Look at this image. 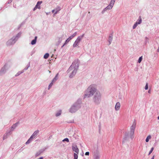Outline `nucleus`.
<instances>
[{"mask_svg": "<svg viewBox=\"0 0 159 159\" xmlns=\"http://www.w3.org/2000/svg\"><path fill=\"white\" fill-rule=\"evenodd\" d=\"M89 13H90V12H89Z\"/></svg>", "mask_w": 159, "mask_h": 159, "instance_id": "13d9d810", "label": "nucleus"}, {"mask_svg": "<svg viewBox=\"0 0 159 159\" xmlns=\"http://www.w3.org/2000/svg\"><path fill=\"white\" fill-rule=\"evenodd\" d=\"M154 156H153L151 158V159H154Z\"/></svg>", "mask_w": 159, "mask_h": 159, "instance_id": "603ef678", "label": "nucleus"}, {"mask_svg": "<svg viewBox=\"0 0 159 159\" xmlns=\"http://www.w3.org/2000/svg\"><path fill=\"white\" fill-rule=\"evenodd\" d=\"M42 3V1H38L35 7L33 9V11H35L37 9H40L41 8L40 5Z\"/></svg>", "mask_w": 159, "mask_h": 159, "instance_id": "9b49d317", "label": "nucleus"}, {"mask_svg": "<svg viewBox=\"0 0 159 159\" xmlns=\"http://www.w3.org/2000/svg\"><path fill=\"white\" fill-rule=\"evenodd\" d=\"M58 74H57L55 76V77L53 78V80H52V82L53 83H54L57 80L58 77L57 76L58 75Z\"/></svg>", "mask_w": 159, "mask_h": 159, "instance_id": "cd10ccee", "label": "nucleus"}, {"mask_svg": "<svg viewBox=\"0 0 159 159\" xmlns=\"http://www.w3.org/2000/svg\"><path fill=\"white\" fill-rule=\"evenodd\" d=\"M81 101L78 100L74 103L69 109V111L71 113H74L78 110L81 107Z\"/></svg>", "mask_w": 159, "mask_h": 159, "instance_id": "7ed1b4c3", "label": "nucleus"}, {"mask_svg": "<svg viewBox=\"0 0 159 159\" xmlns=\"http://www.w3.org/2000/svg\"><path fill=\"white\" fill-rule=\"evenodd\" d=\"M61 110H60L56 112L55 116L57 117L59 116L60 115H61Z\"/></svg>", "mask_w": 159, "mask_h": 159, "instance_id": "bb28decb", "label": "nucleus"}, {"mask_svg": "<svg viewBox=\"0 0 159 159\" xmlns=\"http://www.w3.org/2000/svg\"><path fill=\"white\" fill-rule=\"evenodd\" d=\"M135 124H134L132 125L130 127V133L129 134V136L130 138L131 139H132L134 138V131L135 128Z\"/></svg>", "mask_w": 159, "mask_h": 159, "instance_id": "423d86ee", "label": "nucleus"}, {"mask_svg": "<svg viewBox=\"0 0 159 159\" xmlns=\"http://www.w3.org/2000/svg\"><path fill=\"white\" fill-rule=\"evenodd\" d=\"M18 124V123H16L13 124L11 127L10 130L9 131L11 133V132L14 131V129L16 127Z\"/></svg>", "mask_w": 159, "mask_h": 159, "instance_id": "ddd939ff", "label": "nucleus"}, {"mask_svg": "<svg viewBox=\"0 0 159 159\" xmlns=\"http://www.w3.org/2000/svg\"><path fill=\"white\" fill-rule=\"evenodd\" d=\"M154 148L153 147H152L151 148V150L148 153V155H150L152 153V152L154 150Z\"/></svg>", "mask_w": 159, "mask_h": 159, "instance_id": "e433bc0d", "label": "nucleus"}, {"mask_svg": "<svg viewBox=\"0 0 159 159\" xmlns=\"http://www.w3.org/2000/svg\"><path fill=\"white\" fill-rule=\"evenodd\" d=\"M34 138L32 136H30V138L28 139L27 142L25 143L26 144H28L30 143Z\"/></svg>", "mask_w": 159, "mask_h": 159, "instance_id": "5701e85b", "label": "nucleus"}, {"mask_svg": "<svg viewBox=\"0 0 159 159\" xmlns=\"http://www.w3.org/2000/svg\"><path fill=\"white\" fill-rule=\"evenodd\" d=\"M11 134V133L10 132H9V131H7L6 133L3 135V140H4L7 139L8 138V136L9 135H10Z\"/></svg>", "mask_w": 159, "mask_h": 159, "instance_id": "4468645a", "label": "nucleus"}, {"mask_svg": "<svg viewBox=\"0 0 159 159\" xmlns=\"http://www.w3.org/2000/svg\"><path fill=\"white\" fill-rule=\"evenodd\" d=\"M43 157H40L39 158H38L37 159H43Z\"/></svg>", "mask_w": 159, "mask_h": 159, "instance_id": "09e8293b", "label": "nucleus"}, {"mask_svg": "<svg viewBox=\"0 0 159 159\" xmlns=\"http://www.w3.org/2000/svg\"><path fill=\"white\" fill-rule=\"evenodd\" d=\"M61 9L60 7L59 6H57L55 9V11L54 14V16L56 14L58 11H60Z\"/></svg>", "mask_w": 159, "mask_h": 159, "instance_id": "aec40b11", "label": "nucleus"}, {"mask_svg": "<svg viewBox=\"0 0 159 159\" xmlns=\"http://www.w3.org/2000/svg\"><path fill=\"white\" fill-rule=\"evenodd\" d=\"M97 88L94 84H92L89 86L86 90L84 96L85 97L89 98L93 96L96 92Z\"/></svg>", "mask_w": 159, "mask_h": 159, "instance_id": "f03ea898", "label": "nucleus"}, {"mask_svg": "<svg viewBox=\"0 0 159 159\" xmlns=\"http://www.w3.org/2000/svg\"><path fill=\"white\" fill-rule=\"evenodd\" d=\"M148 42V39L147 37L145 38V44H146Z\"/></svg>", "mask_w": 159, "mask_h": 159, "instance_id": "a19ab883", "label": "nucleus"}, {"mask_svg": "<svg viewBox=\"0 0 159 159\" xmlns=\"http://www.w3.org/2000/svg\"><path fill=\"white\" fill-rule=\"evenodd\" d=\"M72 148L73 151L75 152L77 154L79 153V149L76 144H73L72 147Z\"/></svg>", "mask_w": 159, "mask_h": 159, "instance_id": "1a4fd4ad", "label": "nucleus"}, {"mask_svg": "<svg viewBox=\"0 0 159 159\" xmlns=\"http://www.w3.org/2000/svg\"><path fill=\"white\" fill-rule=\"evenodd\" d=\"M49 56V54L48 53H46L44 56V58L45 59H47L48 58Z\"/></svg>", "mask_w": 159, "mask_h": 159, "instance_id": "72a5a7b5", "label": "nucleus"}, {"mask_svg": "<svg viewBox=\"0 0 159 159\" xmlns=\"http://www.w3.org/2000/svg\"><path fill=\"white\" fill-rule=\"evenodd\" d=\"M39 130H37L35 131L31 136L32 137L34 138L37 136V135L39 133Z\"/></svg>", "mask_w": 159, "mask_h": 159, "instance_id": "6ab92c4d", "label": "nucleus"}, {"mask_svg": "<svg viewBox=\"0 0 159 159\" xmlns=\"http://www.w3.org/2000/svg\"><path fill=\"white\" fill-rule=\"evenodd\" d=\"M115 1V0H111L110 4L112 5V6H113Z\"/></svg>", "mask_w": 159, "mask_h": 159, "instance_id": "4c0bfd02", "label": "nucleus"}, {"mask_svg": "<svg viewBox=\"0 0 159 159\" xmlns=\"http://www.w3.org/2000/svg\"><path fill=\"white\" fill-rule=\"evenodd\" d=\"M30 66V62L28 64L26 65V66H25V67L24 68V69L23 70H24H24H27L29 67Z\"/></svg>", "mask_w": 159, "mask_h": 159, "instance_id": "473e14b6", "label": "nucleus"}, {"mask_svg": "<svg viewBox=\"0 0 159 159\" xmlns=\"http://www.w3.org/2000/svg\"><path fill=\"white\" fill-rule=\"evenodd\" d=\"M24 72V70H22L21 71H20L18 72L15 75V76H17L19 75L20 74L23 73Z\"/></svg>", "mask_w": 159, "mask_h": 159, "instance_id": "c85d7f7f", "label": "nucleus"}, {"mask_svg": "<svg viewBox=\"0 0 159 159\" xmlns=\"http://www.w3.org/2000/svg\"><path fill=\"white\" fill-rule=\"evenodd\" d=\"M145 90H147L148 89V83H146V85L144 88Z\"/></svg>", "mask_w": 159, "mask_h": 159, "instance_id": "37998d69", "label": "nucleus"}, {"mask_svg": "<svg viewBox=\"0 0 159 159\" xmlns=\"http://www.w3.org/2000/svg\"><path fill=\"white\" fill-rule=\"evenodd\" d=\"M62 41V38L61 37H59L58 39V41L57 42V45H59Z\"/></svg>", "mask_w": 159, "mask_h": 159, "instance_id": "7c9ffc66", "label": "nucleus"}, {"mask_svg": "<svg viewBox=\"0 0 159 159\" xmlns=\"http://www.w3.org/2000/svg\"><path fill=\"white\" fill-rule=\"evenodd\" d=\"M151 138V136L150 135L148 136L146 139V142H148L149 141V139H150Z\"/></svg>", "mask_w": 159, "mask_h": 159, "instance_id": "2f4dec72", "label": "nucleus"}, {"mask_svg": "<svg viewBox=\"0 0 159 159\" xmlns=\"http://www.w3.org/2000/svg\"><path fill=\"white\" fill-rule=\"evenodd\" d=\"M62 141H66L67 142H69V141L68 138H66L64 139Z\"/></svg>", "mask_w": 159, "mask_h": 159, "instance_id": "ea45409f", "label": "nucleus"}, {"mask_svg": "<svg viewBox=\"0 0 159 159\" xmlns=\"http://www.w3.org/2000/svg\"><path fill=\"white\" fill-rule=\"evenodd\" d=\"M138 24L135 23L134 24V25H133V29H135L136 27L138 25Z\"/></svg>", "mask_w": 159, "mask_h": 159, "instance_id": "79ce46f5", "label": "nucleus"}, {"mask_svg": "<svg viewBox=\"0 0 159 159\" xmlns=\"http://www.w3.org/2000/svg\"><path fill=\"white\" fill-rule=\"evenodd\" d=\"M16 41L15 40V39L12 37L7 42L6 44L8 46H10L14 44Z\"/></svg>", "mask_w": 159, "mask_h": 159, "instance_id": "0eeeda50", "label": "nucleus"}, {"mask_svg": "<svg viewBox=\"0 0 159 159\" xmlns=\"http://www.w3.org/2000/svg\"><path fill=\"white\" fill-rule=\"evenodd\" d=\"M84 34H83L82 35H80L78 36L76 40L75 41L73 44V47L74 48H75L78 47H79V45L81 41L83 39V38L84 37Z\"/></svg>", "mask_w": 159, "mask_h": 159, "instance_id": "39448f33", "label": "nucleus"}, {"mask_svg": "<svg viewBox=\"0 0 159 159\" xmlns=\"http://www.w3.org/2000/svg\"><path fill=\"white\" fill-rule=\"evenodd\" d=\"M102 94L99 92H97L93 98V101L96 105H98L101 103Z\"/></svg>", "mask_w": 159, "mask_h": 159, "instance_id": "20e7f679", "label": "nucleus"}, {"mask_svg": "<svg viewBox=\"0 0 159 159\" xmlns=\"http://www.w3.org/2000/svg\"><path fill=\"white\" fill-rule=\"evenodd\" d=\"M34 138L32 136H30V138L28 139L27 142L25 143L26 144H28L30 143Z\"/></svg>", "mask_w": 159, "mask_h": 159, "instance_id": "b1692460", "label": "nucleus"}, {"mask_svg": "<svg viewBox=\"0 0 159 159\" xmlns=\"http://www.w3.org/2000/svg\"><path fill=\"white\" fill-rule=\"evenodd\" d=\"M107 10V9H106V8H105L102 11V14H104L105 12Z\"/></svg>", "mask_w": 159, "mask_h": 159, "instance_id": "c03bdc74", "label": "nucleus"}, {"mask_svg": "<svg viewBox=\"0 0 159 159\" xmlns=\"http://www.w3.org/2000/svg\"><path fill=\"white\" fill-rule=\"evenodd\" d=\"M43 94H45V92H44L43 93Z\"/></svg>", "mask_w": 159, "mask_h": 159, "instance_id": "6e6d98bb", "label": "nucleus"}, {"mask_svg": "<svg viewBox=\"0 0 159 159\" xmlns=\"http://www.w3.org/2000/svg\"><path fill=\"white\" fill-rule=\"evenodd\" d=\"M77 34V32H75L72 35L69 37L66 41V43H68L70 41L71 39L74 37Z\"/></svg>", "mask_w": 159, "mask_h": 159, "instance_id": "f8f14e48", "label": "nucleus"}, {"mask_svg": "<svg viewBox=\"0 0 159 159\" xmlns=\"http://www.w3.org/2000/svg\"><path fill=\"white\" fill-rule=\"evenodd\" d=\"M142 59H143L142 56H141V57H140L139 58L138 61V62L139 63H140L141 62Z\"/></svg>", "mask_w": 159, "mask_h": 159, "instance_id": "58836bf2", "label": "nucleus"}, {"mask_svg": "<svg viewBox=\"0 0 159 159\" xmlns=\"http://www.w3.org/2000/svg\"><path fill=\"white\" fill-rule=\"evenodd\" d=\"M89 152H86V153H85V155L88 156L89 155Z\"/></svg>", "mask_w": 159, "mask_h": 159, "instance_id": "a18cd8bd", "label": "nucleus"}, {"mask_svg": "<svg viewBox=\"0 0 159 159\" xmlns=\"http://www.w3.org/2000/svg\"><path fill=\"white\" fill-rule=\"evenodd\" d=\"M79 60L76 59L73 62L72 65L67 71V73L70 72V78H72L76 74L79 67Z\"/></svg>", "mask_w": 159, "mask_h": 159, "instance_id": "f257e3e1", "label": "nucleus"}, {"mask_svg": "<svg viewBox=\"0 0 159 159\" xmlns=\"http://www.w3.org/2000/svg\"><path fill=\"white\" fill-rule=\"evenodd\" d=\"M142 19L140 16L139 17V18L137 20L136 22L138 25L140 24L142 22Z\"/></svg>", "mask_w": 159, "mask_h": 159, "instance_id": "a878e982", "label": "nucleus"}, {"mask_svg": "<svg viewBox=\"0 0 159 159\" xmlns=\"http://www.w3.org/2000/svg\"><path fill=\"white\" fill-rule=\"evenodd\" d=\"M34 138L32 136H30V138L28 139L27 142L25 143L26 144H28L30 143Z\"/></svg>", "mask_w": 159, "mask_h": 159, "instance_id": "4be33fe9", "label": "nucleus"}, {"mask_svg": "<svg viewBox=\"0 0 159 159\" xmlns=\"http://www.w3.org/2000/svg\"><path fill=\"white\" fill-rule=\"evenodd\" d=\"M53 84V83L52 82L51 83L49 84V85L48 86V89H49L52 87Z\"/></svg>", "mask_w": 159, "mask_h": 159, "instance_id": "c9c22d12", "label": "nucleus"}, {"mask_svg": "<svg viewBox=\"0 0 159 159\" xmlns=\"http://www.w3.org/2000/svg\"><path fill=\"white\" fill-rule=\"evenodd\" d=\"M7 69L6 65H5L0 70V75H4L6 72Z\"/></svg>", "mask_w": 159, "mask_h": 159, "instance_id": "6e6552de", "label": "nucleus"}, {"mask_svg": "<svg viewBox=\"0 0 159 159\" xmlns=\"http://www.w3.org/2000/svg\"><path fill=\"white\" fill-rule=\"evenodd\" d=\"M100 155L98 151H97L96 152H94V159H100Z\"/></svg>", "mask_w": 159, "mask_h": 159, "instance_id": "9d476101", "label": "nucleus"}, {"mask_svg": "<svg viewBox=\"0 0 159 159\" xmlns=\"http://www.w3.org/2000/svg\"><path fill=\"white\" fill-rule=\"evenodd\" d=\"M113 6L111 5V4H109L108 6H107L106 8V9L107 10H110L112 8Z\"/></svg>", "mask_w": 159, "mask_h": 159, "instance_id": "c756f323", "label": "nucleus"}, {"mask_svg": "<svg viewBox=\"0 0 159 159\" xmlns=\"http://www.w3.org/2000/svg\"><path fill=\"white\" fill-rule=\"evenodd\" d=\"M37 38V36H35L34 38V39L31 42V44L32 45H33L35 44L36 42Z\"/></svg>", "mask_w": 159, "mask_h": 159, "instance_id": "393cba45", "label": "nucleus"}, {"mask_svg": "<svg viewBox=\"0 0 159 159\" xmlns=\"http://www.w3.org/2000/svg\"><path fill=\"white\" fill-rule=\"evenodd\" d=\"M113 37V35L112 34H111L109 36L108 40V41L109 43L108 44V45H110L111 44L112 40Z\"/></svg>", "mask_w": 159, "mask_h": 159, "instance_id": "dca6fc26", "label": "nucleus"}, {"mask_svg": "<svg viewBox=\"0 0 159 159\" xmlns=\"http://www.w3.org/2000/svg\"><path fill=\"white\" fill-rule=\"evenodd\" d=\"M49 73H50L51 72V71H49Z\"/></svg>", "mask_w": 159, "mask_h": 159, "instance_id": "4d7b16f0", "label": "nucleus"}, {"mask_svg": "<svg viewBox=\"0 0 159 159\" xmlns=\"http://www.w3.org/2000/svg\"><path fill=\"white\" fill-rule=\"evenodd\" d=\"M22 33L21 32L19 33L15 36L13 37L14 39H15V40L17 41L18 39L21 36Z\"/></svg>", "mask_w": 159, "mask_h": 159, "instance_id": "a211bd4d", "label": "nucleus"}, {"mask_svg": "<svg viewBox=\"0 0 159 159\" xmlns=\"http://www.w3.org/2000/svg\"><path fill=\"white\" fill-rule=\"evenodd\" d=\"M120 104L119 102H117L115 106V109L116 111H118L120 107Z\"/></svg>", "mask_w": 159, "mask_h": 159, "instance_id": "f3484780", "label": "nucleus"}, {"mask_svg": "<svg viewBox=\"0 0 159 159\" xmlns=\"http://www.w3.org/2000/svg\"><path fill=\"white\" fill-rule=\"evenodd\" d=\"M157 119L158 120H159V116L158 117Z\"/></svg>", "mask_w": 159, "mask_h": 159, "instance_id": "5fc2aeb1", "label": "nucleus"}, {"mask_svg": "<svg viewBox=\"0 0 159 159\" xmlns=\"http://www.w3.org/2000/svg\"><path fill=\"white\" fill-rule=\"evenodd\" d=\"M148 92L149 93H150V90H149L148 91Z\"/></svg>", "mask_w": 159, "mask_h": 159, "instance_id": "864d4df0", "label": "nucleus"}, {"mask_svg": "<svg viewBox=\"0 0 159 159\" xmlns=\"http://www.w3.org/2000/svg\"><path fill=\"white\" fill-rule=\"evenodd\" d=\"M67 43H66V42L65 41V43L64 44L61 46V48H63L65 45Z\"/></svg>", "mask_w": 159, "mask_h": 159, "instance_id": "de8ad7c7", "label": "nucleus"}, {"mask_svg": "<svg viewBox=\"0 0 159 159\" xmlns=\"http://www.w3.org/2000/svg\"><path fill=\"white\" fill-rule=\"evenodd\" d=\"M55 9L53 10L52 11V13H53L55 11Z\"/></svg>", "mask_w": 159, "mask_h": 159, "instance_id": "3c124183", "label": "nucleus"}, {"mask_svg": "<svg viewBox=\"0 0 159 159\" xmlns=\"http://www.w3.org/2000/svg\"><path fill=\"white\" fill-rule=\"evenodd\" d=\"M44 151V150L41 149L37 152L35 154V156L36 157H37L39 155H40V154L42 153L43 151Z\"/></svg>", "mask_w": 159, "mask_h": 159, "instance_id": "412c9836", "label": "nucleus"}, {"mask_svg": "<svg viewBox=\"0 0 159 159\" xmlns=\"http://www.w3.org/2000/svg\"><path fill=\"white\" fill-rule=\"evenodd\" d=\"M78 154L74 153V159H78Z\"/></svg>", "mask_w": 159, "mask_h": 159, "instance_id": "f704fd0d", "label": "nucleus"}, {"mask_svg": "<svg viewBox=\"0 0 159 159\" xmlns=\"http://www.w3.org/2000/svg\"><path fill=\"white\" fill-rule=\"evenodd\" d=\"M13 0H9L8 1L7 3L8 4L10 3Z\"/></svg>", "mask_w": 159, "mask_h": 159, "instance_id": "49530a36", "label": "nucleus"}, {"mask_svg": "<svg viewBox=\"0 0 159 159\" xmlns=\"http://www.w3.org/2000/svg\"><path fill=\"white\" fill-rule=\"evenodd\" d=\"M129 137V134L127 133H125V137L123 139L122 143H124L126 141L128 140V138Z\"/></svg>", "mask_w": 159, "mask_h": 159, "instance_id": "2eb2a0df", "label": "nucleus"}, {"mask_svg": "<svg viewBox=\"0 0 159 159\" xmlns=\"http://www.w3.org/2000/svg\"><path fill=\"white\" fill-rule=\"evenodd\" d=\"M157 52H159V46L158 49L157 50Z\"/></svg>", "mask_w": 159, "mask_h": 159, "instance_id": "8fccbe9b", "label": "nucleus"}]
</instances>
